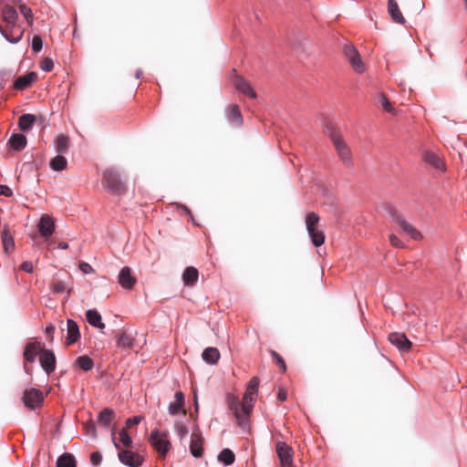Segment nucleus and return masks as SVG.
I'll return each instance as SVG.
<instances>
[{"instance_id":"nucleus-32","label":"nucleus","mask_w":467,"mask_h":467,"mask_svg":"<svg viewBox=\"0 0 467 467\" xmlns=\"http://www.w3.org/2000/svg\"><path fill=\"white\" fill-rule=\"evenodd\" d=\"M75 364L84 371L91 370L94 366L93 360L87 355L78 357L75 360Z\"/></svg>"},{"instance_id":"nucleus-53","label":"nucleus","mask_w":467,"mask_h":467,"mask_svg":"<svg viewBox=\"0 0 467 467\" xmlns=\"http://www.w3.org/2000/svg\"><path fill=\"white\" fill-rule=\"evenodd\" d=\"M79 268L84 274H91L94 272L92 266L88 263H81Z\"/></svg>"},{"instance_id":"nucleus-11","label":"nucleus","mask_w":467,"mask_h":467,"mask_svg":"<svg viewBox=\"0 0 467 467\" xmlns=\"http://www.w3.org/2000/svg\"><path fill=\"white\" fill-rule=\"evenodd\" d=\"M389 342L397 347V348L402 352H408L411 348V342L407 338L403 333H390L389 335Z\"/></svg>"},{"instance_id":"nucleus-3","label":"nucleus","mask_w":467,"mask_h":467,"mask_svg":"<svg viewBox=\"0 0 467 467\" xmlns=\"http://www.w3.org/2000/svg\"><path fill=\"white\" fill-rule=\"evenodd\" d=\"M102 185L116 195H121L126 192L125 183L121 181L119 173L112 168L103 171Z\"/></svg>"},{"instance_id":"nucleus-39","label":"nucleus","mask_w":467,"mask_h":467,"mask_svg":"<svg viewBox=\"0 0 467 467\" xmlns=\"http://www.w3.org/2000/svg\"><path fill=\"white\" fill-rule=\"evenodd\" d=\"M269 353L273 360L279 366L281 371L285 373L286 371V366L283 358L275 350H269Z\"/></svg>"},{"instance_id":"nucleus-60","label":"nucleus","mask_w":467,"mask_h":467,"mask_svg":"<svg viewBox=\"0 0 467 467\" xmlns=\"http://www.w3.org/2000/svg\"><path fill=\"white\" fill-rule=\"evenodd\" d=\"M195 409L198 410L197 395L194 393Z\"/></svg>"},{"instance_id":"nucleus-30","label":"nucleus","mask_w":467,"mask_h":467,"mask_svg":"<svg viewBox=\"0 0 467 467\" xmlns=\"http://www.w3.org/2000/svg\"><path fill=\"white\" fill-rule=\"evenodd\" d=\"M202 359L208 364L214 365L220 358V352L216 348H207L202 354Z\"/></svg>"},{"instance_id":"nucleus-2","label":"nucleus","mask_w":467,"mask_h":467,"mask_svg":"<svg viewBox=\"0 0 467 467\" xmlns=\"http://www.w3.org/2000/svg\"><path fill=\"white\" fill-rule=\"evenodd\" d=\"M327 133L331 139L339 159L347 167H351L353 165L351 150L342 138L340 132L337 128L329 125L327 128Z\"/></svg>"},{"instance_id":"nucleus-14","label":"nucleus","mask_w":467,"mask_h":467,"mask_svg":"<svg viewBox=\"0 0 467 467\" xmlns=\"http://www.w3.org/2000/svg\"><path fill=\"white\" fill-rule=\"evenodd\" d=\"M119 284L122 288L130 290L137 283V279L131 274V269L128 266L123 267L118 276Z\"/></svg>"},{"instance_id":"nucleus-50","label":"nucleus","mask_w":467,"mask_h":467,"mask_svg":"<svg viewBox=\"0 0 467 467\" xmlns=\"http://www.w3.org/2000/svg\"><path fill=\"white\" fill-rule=\"evenodd\" d=\"M142 419L143 418L141 416H134L132 418H129L126 420V427L127 428H131L133 425H138L139 423H140Z\"/></svg>"},{"instance_id":"nucleus-48","label":"nucleus","mask_w":467,"mask_h":467,"mask_svg":"<svg viewBox=\"0 0 467 467\" xmlns=\"http://www.w3.org/2000/svg\"><path fill=\"white\" fill-rule=\"evenodd\" d=\"M175 430H176V432L177 434L181 437V438H184L187 433H188V429L186 426H184L183 424L182 423H176L175 424Z\"/></svg>"},{"instance_id":"nucleus-20","label":"nucleus","mask_w":467,"mask_h":467,"mask_svg":"<svg viewBox=\"0 0 467 467\" xmlns=\"http://www.w3.org/2000/svg\"><path fill=\"white\" fill-rule=\"evenodd\" d=\"M190 451L192 456L196 458L202 455V438L199 432L192 434Z\"/></svg>"},{"instance_id":"nucleus-45","label":"nucleus","mask_w":467,"mask_h":467,"mask_svg":"<svg viewBox=\"0 0 467 467\" xmlns=\"http://www.w3.org/2000/svg\"><path fill=\"white\" fill-rule=\"evenodd\" d=\"M43 47V41L41 36H35L32 39V49L35 52H39L42 49Z\"/></svg>"},{"instance_id":"nucleus-34","label":"nucleus","mask_w":467,"mask_h":467,"mask_svg":"<svg viewBox=\"0 0 467 467\" xmlns=\"http://www.w3.org/2000/svg\"><path fill=\"white\" fill-rule=\"evenodd\" d=\"M36 121L33 114H23L18 119V126L22 130H28Z\"/></svg>"},{"instance_id":"nucleus-6","label":"nucleus","mask_w":467,"mask_h":467,"mask_svg":"<svg viewBox=\"0 0 467 467\" xmlns=\"http://www.w3.org/2000/svg\"><path fill=\"white\" fill-rule=\"evenodd\" d=\"M22 400L26 408L35 410L42 406L44 402V394L40 389L32 388L24 391Z\"/></svg>"},{"instance_id":"nucleus-13","label":"nucleus","mask_w":467,"mask_h":467,"mask_svg":"<svg viewBox=\"0 0 467 467\" xmlns=\"http://www.w3.org/2000/svg\"><path fill=\"white\" fill-rule=\"evenodd\" d=\"M37 227L41 236L47 239L55 231V222L51 216L44 214L40 218Z\"/></svg>"},{"instance_id":"nucleus-58","label":"nucleus","mask_w":467,"mask_h":467,"mask_svg":"<svg viewBox=\"0 0 467 467\" xmlns=\"http://www.w3.org/2000/svg\"><path fill=\"white\" fill-rule=\"evenodd\" d=\"M58 248H60V249H67L68 248V244L66 242H60L58 244Z\"/></svg>"},{"instance_id":"nucleus-18","label":"nucleus","mask_w":467,"mask_h":467,"mask_svg":"<svg viewBox=\"0 0 467 467\" xmlns=\"http://www.w3.org/2000/svg\"><path fill=\"white\" fill-rule=\"evenodd\" d=\"M175 400L169 405V413L171 415H176L182 411L184 415L186 410H184V395L182 392L178 391L174 396Z\"/></svg>"},{"instance_id":"nucleus-24","label":"nucleus","mask_w":467,"mask_h":467,"mask_svg":"<svg viewBox=\"0 0 467 467\" xmlns=\"http://www.w3.org/2000/svg\"><path fill=\"white\" fill-rule=\"evenodd\" d=\"M199 277L198 270L193 266H188L182 274V281L185 285L192 286L196 284Z\"/></svg>"},{"instance_id":"nucleus-5","label":"nucleus","mask_w":467,"mask_h":467,"mask_svg":"<svg viewBox=\"0 0 467 467\" xmlns=\"http://www.w3.org/2000/svg\"><path fill=\"white\" fill-rule=\"evenodd\" d=\"M150 443L160 453L161 457H165L171 448V442L167 439L165 432H161L159 430L151 431L150 436Z\"/></svg>"},{"instance_id":"nucleus-55","label":"nucleus","mask_w":467,"mask_h":467,"mask_svg":"<svg viewBox=\"0 0 467 467\" xmlns=\"http://www.w3.org/2000/svg\"><path fill=\"white\" fill-rule=\"evenodd\" d=\"M21 269L26 273H32L33 272V265L31 262L25 261L21 265Z\"/></svg>"},{"instance_id":"nucleus-1","label":"nucleus","mask_w":467,"mask_h":467,"mask_svg":"<svg viewBox=\"0 0 467 467\" xmlns=\"http://www.w3.org/2000/svg\"><path fill=\"white\" fill-rule=\"evenodd\" d=\"M227 400L229 409L234 412L238 425L244 428L246 420L254 408L255 394L244 392L241 403L238 399L233 395H228Z\"/></svg>"},{"instance_id":"nucleus-27","label":"nucleus","mask_w":467,"mask_h":467,"mask_svg":"<svg viewBox=\"0 0 467 467\" xmlns=\"http://www.w3.org/2000/svg\"><path fill=\"white\" fill-rule=\"evenodd\" d=\"M86 318L88 324L99 329H103L105 324L102 322L101 315L96 309H90L86 312Z\"/></svg>"},{"instance_id":"nucleus-59","label":"nucleus","mask_w":467,"mask_h":467,"mask_svg":"<svg viewBox=\"0 0 467 467\" xmlns=\"http://www.w3.org/2000/svg\"><path fill=\"white\" fill-rule=\"evenodd\" d=\"M141 74H142V71H141L140 69L137 70V72H136V78H140V76H141Z\"/></svg>"},{"instance_id":"nucleus-41","label":"nucleus","mask_w":467,"mask_h":467,"mask_svg":"<svg viewBox=\"0 0 467 467\" xmlns=\"http://www.w3.org/2000/svg\"><path fill=\"white\" fill-rule=\"evenodd\" d=\"M353 69L358 73H362L365 71V65L362 62L360 56L358 55L353 60L349 61Z\"/></svg>"},{"instance_id":"nucleus-8","label":"nucleus","mask_w":467,"mask_h":467,"mask_svg":"<svg viewBox=\"0 0 467 467\" xmlns=\"http://www.w3.org/2000/svg\"><path fill=\"white\" fill-rule=\"evenodd\" d=\"M118 457L121 463L129 467H139L144 461L141 455L128 449L120 450Z\"/></svg>"},{"instance_id":"nucleus-44","label":"nucleus","mask_w":467,"mask_h":467,"mask_svg":"<svg viewBox=\"0 0 467 467\" xmlns=\"http://www.w3.org/2000/svg\"><path fill=\"white\" fill-rule=\"evenodd\" d=\"M40 67L42 70H44L46 72H49L54 67V62L51 58L46 57L42 60Z\"/></svg>"},{"instance_id":"nucleus-35","label":"nucleus","mask_w":467,"mask_h":467,"mask_svg":"<svg viewBox=\"0 0 467 467\" xmlns=\"http://www.w3.org/2000/svg\"><path fill=\"white\" fill-rule=\"evenodd\" d=\"M69 148V138L66 135H58L56 140V150L58 153L67 152Z\"/></svg>"},{"instance_id":"nucleus-43","label":"nucleus","mask_w":467,"mask_h":467,"mask_svg":"<svg viewBox=\"0 0 467 467\" xmlns=\"http://www.w3.org/2000/svg\"><path fill=\"white\" fill-rule=\"evenodd\" d=\"M344 54L348 58V62L353 60L356 57L359 55L358 50L352 46H346L344 47Z\"/></svg>"},{"instance_id":"nucleus-31","label":"nucleus","mask_w":467,"mask_h":467,"mask_svg":"<svg viewBox=\"0 0 467 467\" xmlns=\"http://www.w3.org/2000/svg\"><path fill=\"white\" fill-rule=\"evenodd\" d=\"M49 166L53 171H62L67 167V161L62 155H57L50 160Z\"/></svg>"},{"instance_id":"nucleus-42","label":"nucleus","mask_w":467,"mask_h":467,"mask_svg":"<svg viewBox=\"0 0 467 467\" xmlns=\"http://www.w3.org/2000/svg\"><path fill=\"white\" fill-rule=\"evenodd\" d=\"M259 387V379L257 377H253L248 384V387L245 392L255 394L257 393Z\"/></svg>"},{"instance_id":"nucleus-29","label":"nucleus","mask_w":467,"mask_h":467,"mask_svg":"<svg viewBox=\"0 0 467 467\" xmlns=\"http://www.w3.org/2000/svg\"><path fill=\"white\" fill-rule=\"evenodd\" d=\"M40 349L39 342H31L26 346L24 358L26 362H34Z\"/></svg>"},{"instance_id":"nucleus-47","label":"nucleus","mask_w":467,"mask_h":467,"mask_svg":"<svg viewBox=\"0 0 467 467\" xmlns=\"http://www.w3.org/2000/svg\"><path fill=\"white\" fill-rule=\"evenodd\" d=\"M84 428L88 435L96 437V426L93 421L86 422Z\"/></svg>"},{"instance_id":"nucleus-7","label":"nucleus","mask_w":467,"mask_h":467,"mask_svg":"<svg viewBox=\"0 0 467 467\" xmlns=\"http://www.w3.org/2000/svg\"><path fill=\"white\" fill-rule=\"evenodd\" d=\"M276 454L280 461L281 467L293 466V449L284 441H277L275 445Z\"/></svg>"},{"instance_id":"nucleus-52","label":"nucleus","mask_w":467,"mask_h":467,"mask_svg":"<svg viewBox=\"0 0 467 467\" xmlns=\"http://www.w3.org/2000/svg\"><path fill=\"white\" fill-rule=\"evenodd\" d=\"M12 190L6 185H0V195L10 197L12 196Z\"/></svg>"},{"instance_id":"nucleus-28","label":"nucleus","mask_w":467,"mask_h":467,"mask_svg":"<svg viewBox=\"0 0 467 467\" xmlns=\"http://www.w3.org/2000/svg\"><path fill=\"white\" fill-rule=\"evenodd\" d=\"M117 345L119 348H130L133 347L134 338L131 334L126 330L120 331L116 335Z\"/></svg>"},{"instance_id":"nucleus-57","label":"nucleus","mask_w":467,"mask_h":467,"mask_svg":"<svg viewBox=\"0 0 467 467\" xmlns=\"http://www.w3.org/2000/svg\"><path fill=\"white\" fill-rule=\"evenodd\" d=\"M382 107L388 112H391L393 110L392 106L385 97L382 98Z\"/></svg>"},{"instance_id":"nucleus-19","label":"nucleus","mask_w":467,"mask_h":467,"mask_svg":"<svg viewBox=\"0 0 467 467\" xmlns=\"http://www.w3.org/2000/svg\"><path fill=\"white\" fill-rule=\"evenodd\" d=\"M388 12L393 22L403 25L405 18L400 10L396 0H388Z\"/></svg>"},{"instance_id":"nucleus-37","label":"nucleus","mask_w":467,"mask_h":467,"mask_svg":"<svg viewBox=\"0 0 467 467\" xmlns=\"http://www.w3.org/2000/svg\"><path fill=\"white\" fill-rule=\"evenodd\" d=\"M218 460L225 465H231L234 462L235 455L230 449H223L219 453Z\"/></svg>"},{"instance_id":"nucleus-46","label":"nucleus","mask_w":467,"mask_h":467,"mask_svg":"<svg viewBox=\"0 0 467 467\" xmlns=\"http://www.w3.org/2000/svg\"><path fill=\"white\" fill-rule=\"evenodd\" d=\"M102 461V455L99 451H94L90 454V462L92 465L99 466Z\"/></svg>"},{"instance_id":"nucleus-38","label":"nucleus","mask_w":467,"mask_h":467,"mask_svg":"<svg viewBox=\"0 0 467 467\" xmlns=\"http://www.w3.org/2000/svg\"><path fill=\"white\" fill-rule=\"evenodd\" d=\"M50 287L54 293L59 294V293H63L64 291H66L67 288V285L64 281L54 278L51 282Z\"/></svg>"},{"instance_id":"nucleus-4","label":"nucleus","mask_w":467,"mask_h":467,"mask_svg":"<svg viewBox=\"0 0 467 467\" xmlns=\"http://www.w3.org/2000/svg\"><path fill=\"white\" fill-rule=\"evenodd\" d=\"M319 216L316 213H308L306 216V227L316 247L321 246L325 242V234L317 229Z\"/></svg>"},{"instance_id":"nucleus-12","label":"nucleus","mask_w":467,"mask_h":467,"mask_svg":"<svg viewBox=\"0 0 467 467\" xmlns=\"http://www.w3.org/2000/svg\"><path fill=\"white\" fill-rule=\"evenodd\" d=\"M40 364L42 368L47 375L52 373L56 368V357L51 350L42 349L40 352Z\"/></svg>"},{"instance_id":"nucleus-21","label":"nucleus","mask_w":467,"mask_h":467,"mask_svg":"<svg viewBox=\"0 0 467 467\" xmlns=\"http://www.w3.org/2000/svg\"><path fill=\"white\" fill-rule=\"evenodd\" d=\"M1 240L3 243L4 250L6 254L11 253L15 248L14 238L10 233L9 226L5 224L1 232Z\"/></svg>"},{"instance_id":"nucleus-17","label":"nucleus","mask_w":467,"mask_h":467,"mask_svg":"<svg viewBox=\"0 0 467 467\" xmlns=\"http://www.w3.org/2000/svg\"><path fill=\"white\" fill-rule=\"evenodd\" d=\"M422 160L425 163L431 165L438 171H445V164L443 161L432 151H424L422 154Z\"/></svg>"},{"instance_id":"nucleus-56","label":"nucleus","mask_w":467,"mask_h":467,"mask_svg":"<svg viewBox=\"0 0 467 467\" xmlns=\"http://www.w3.org/2000/svg\"><path fill=\"white\" fill-rule=\"evenodd\" d=\"M277 399L280 400V401H285L287 399V394H286V391L282 389V388H279L278 389V391H277Z\"/></svg>"},{"instance_id":"nucleus-40","label":"nucleus","mask_w":467,"mask_h":467,"mask_svg":"<svg viewBox=\"0 0 467 467\" xmlns=\"http://www.w3.org/2000/svg\"><path fill=\"white\" fill-rule=\"evenodd\" d=\"M21 14L24 16V17L26 19L29 26L33 25V13L31 8L26 6V5H20L19 6Z\"/></svg>"},{"instance_id":"nucleus-26","label":"nucleus","mask_w":467,"mask_h":467,"mask_svg":"<svg viewBox=\"0 0 467 467\" xmlns=\"http://www.w3.org/2000/svg\"><path fill=\"white\" fill-rule=\"evenodd\" d=\"M227 118L229 122L235 126H240L243 122V117L238 105L234 104L227 109Z\"/></svg>"},{"instance_id":"nucleus-62","label":"nucleus","mask_w":467,"mask_h":467,"mask_svg":"<svg viewBox=\"0 0 467 467\" xmlns=\"http://www.w3.org/2000/svg\"><path fill=\"white\" fill-rule=\"evenodd\" d=\"M465 7H466V9H467V0H465Z\"/></svg>"},{"instance_id":"nucleus-36","label":"nucleus","mask_w":467,"mask_h":467,"mask_svg":"<svg viewBox=\"0 0 467 467\" xmlns=\"http://www.w3.org/2000/svg\"><path fill=\"white\" fill-rule=\"evenodd\" d=\"M57 467H76V461L72 454L64 453L58 457Z\"/></svg>"},{"instance_id":"nucleus-54","label":"nucleus","mask_w":467,"mask_h":467,"mask_svg":"<svg viewBox=\"0 0 467 467\" xmlns=\"http://www.w3.org/2000/svg\"><path fill=\"white\" fill-rule=\"evenodd\" d=\"M54 331H55V326L54 325L49 324V325L47 326V327H46V334H47V337L49 339V341H53V339H54V337H53Z\"/></svg>"},{"instance_id":"nucleus-15","label":"nucleus","mask_w":467,"mask_h":467,"mask_svg":"<svg viewBox=\"0 0 467 467\" xmlns=\"http://www.w3.org/2000/svg\"><path fill=\"white\" fill-rule=\"evenodd\" d=\"M80 337L79 327L72 319H67V337L65 340V344L67 346H70L76 343Z\"/></svg>"},{"instance_id":"nucleus-33","label":"nucleus","mask_w":467,"mask_h":467,"mask_svg":"<svg viewBox=\"0 0 467 467\" xmlns=\"http://www.w3.org/2000/svg\"><path fill=\"white\" fill-rule=\"evenodd\" d=\"M114 417H115L114 411L109 408H105L104 410H102L99 412V417H98V421L100 424L107 427L114 420Z\"/></svg>"},{"instance_id":"nucleus-9","label":"nucleus","mask_w":467,"mask_h":467,"mask_svg":"<svg viewBox=\"0 0 467 467\" xmlns=\"http://www.w3.org/2000/svg\"><path fill=\"white\" fill-rule=\"evenodd\" d=\"M393 222L405 233L410 234L414 240H420L422 238L421 234L416 230L410 223L405 221V219L398 213L392 214Z\"/></svg>"},{"instance_id":"nucleus-10","label":"nucleus","mask_w":467,"mask_h":467,"mask_svg":"<svg viewBox=\"0 0 467 467\" xmlns=\"http://www.w3.org/2000/svg\"><path fill=\"white\" fill-rule=\"evenodd\" d=\"M233 84L234 88L242 94L247 96L250 99H256V92L251 86L250 82L245 80L243 77L236 75L233 80Z\"/></svg>"},{"instance_id":"nucleus-25","label":"nucleus","mask_w":467,"mask_h":467,"mask_svg":"<svg viewBox=\"0 0 467 467\" xmlns=\"http://www.w3.org/2000/svg\"><path fill=\"white\" fill-rule=\"evenodd\" d=\"M26 137L21 133L13 134L8 140L10 147L16 151L24 150L26 146Z\"/></svg>"},{"instance_id":"nucleus-51","label":"nucleus","mask_w":467,"mask_h":467,"mask_svg":"<svg viewBox=\"0 0 467 467\" xmlns=\"http://www.w3.org/2000/svg\"><path fill=\"white\" fill-rule=\"evenodd\" d=\"M389 242L392 246L397 248H402L404 246L403 243L395 234L389 235Z\"/></svg>"},{"instance_id":"nucleus-23","label":"nucleus","mask_w":467,"mask_h":467,"mask_svg":"<svg viewBox=\"0 0 467 467\" xmlns=\"http://www.w3.org/2000/svg\"><path fill=\"white\" fill-rule=\"evenodd\" d=\"M36 79V74L30 72L16 78L14 87L18 90H23L27 88Z\"/></svg>"},{"instance_id":"nucleus-22","label":"nucleus","mask_w":467,"mask_h":467,"mask_svg":"<svg viewBox=\"0 0 467 467\" xmlns=\"http://www.w3.org/2000/svg\"><path fill=\"white\" fill-rule=\"evenodd\" d=\"M18 15L16 10L10 5H5L2 10V19L10 27H14L17 22Z\"/></svg>"},{"instance_id":"nucleus-16","label":"nucleus","mask_w":467,"mask_h":467,"mask_svg":"<svg viewBox=\"0 0 467 467\" xmlns=\"http://www.w3.org/2000/svg\"><path fill=\"white\" fill-rule=\"evenodd\" d=\"M111 436H112V441H113L114 446L119 451L122 450L120 448V445H122L125 449H128V450L132 445V439L129 435L126 428H123L119 431V439L118 440L115 437L114 431H112Z\"/></svg>"},{"instance_id":"nucleus-49","label":"nucleus","mask_w":467,"mask_h":467,"mask_svg":"<svg viewBox=\"0 0 467 467\" xmlns=\"http://www.w3.org/2000/svg\"><path fill=\"white\" fill-rule=\"evenodd\" d=\"M0 33L11 43H17L21 37H22V33L16 38H13L6 31H5L2 27V26L0 25Z\"/></svg>"},{"instance_id":"nucleus-61","label":"nucleus","mask_w":467,"mask_h":467,"mask_svg":"<svg viewBox=\"0 0 467 467\" xmlns=\"http://www.w3.org/2000/svg\"><path fill=\"white\" fill-rule=\"evenodd\" d=\"M24 368H25V371H26V373H30V372H29V370H28L27 366L26 365V363L24 364Z\"/></svg>"}]
</instances>
